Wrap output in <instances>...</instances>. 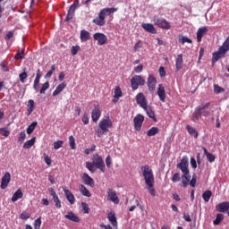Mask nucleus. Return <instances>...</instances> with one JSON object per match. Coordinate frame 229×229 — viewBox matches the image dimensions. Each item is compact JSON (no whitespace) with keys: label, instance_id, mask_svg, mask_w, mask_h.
Returning a JSON list of instances; mask_svg holds the SVG:
<instances>
[{"label":"nucleus","instance_id":"obj_51","mask_svg":"<svg viewBox=\"0 0 229 229\" xmlns=\"http://www.w3.org/2000/svg\"><path fill=\"white\" fill-rule=\"evenodd\" d=\"M19 78H20V81H21V83H24V81H26V79L28 78V72H23L20 73Z\"/></svg>","mask_w":229,"mask_h":229},{"label":"nucleus","instance_id":"obj_61","mask_svg":"<svg viewBox=\"0 0 229 229\" xmlns=\"http://www.w3.org/2000/svg\"><path fill=\"white\" fill-rule=\"evenodd\" d=\"M83 124H89V114L84 113L82 116Z\"/></svg>","mask_w":229,"mask_h":229},{"label":"nucleus","instance_id":"obj_10","mask_svg":"<svg viewBox=\"0 0 229 229\" xmlns=\"http://www.w3.org/2000/svg\"><path fill=\"white\" fill-rule=\"evenodd\" d=\"M94 40L98 42V46H105L108 42L106 35L101 32H97L93 35Z\"/></svg>","mask_w":229,"mask_h":229},{"label":"nucleus","instance_id":"obj_57","mask_svg":"<svg viewBox=\"0 0 229 229\" xmlns=\"http://www.w3.org/2000/svg\"><path fill=\"white\" fill-rule=\"evenodd\" d=\"M143 70H144V65L140 64L134 68V72H136L137 74H140V72H142Z\"/></svg>","mask_w":229,"mask_h":229},{"label":"nucleus","instance_id":"obj_53","mask_svg":"<svg viewBox=\"0 0 229 229\" xmlns=\"http://www.w3.org/2000/svg\"><path fill=\"white\" fill-rule=\"evenodd\" d=\"M82 210H84V214H89L90 212V208H89V204L86 202H81Z\"/></svg>","mask_w":229,"mask_h":229},{"label":"nucleus","instance_id":"obj_27","mask_svg":"<svg viewBox=\"0 0 229 229\" xmlns=\"http://www.w3.org/2000/svg\"><path fill=\"white\" fill-rule=\"evenodd\" d=\"M107 219L111 223L112 226H114V228H117V217L115 216V213H108Z\"/></svg>","mask_w":229,"mask_h":229},{"label":"nucleus","instance_id":"obj_13","mask_svg":"<svg viewBox=\"0 0 229 229\" xmlns=\"http://www.w3.org/2000/svg\"><path fill=\"white\" fill-rule=\"evenodd\" d=\"M147 85L148 88L149 92H155V89H157V78L153 75H148L147 79Z\"/></svg>","mask_w":229,"mask_h":229},{"label":"nucleus","instance_id":"obj_17","mask_svg":"<svg viewBox=\"0 0 229 229\" xmlns=\"http://www.w3.org/2000/svg\"><path fill=\"white\" fill-rule=\"evenodd\" d=\"M63 191H64V196H65L67 201H69L70 205H74L76 203V198H74V194H72V192L66 188H64Z\"/></svg>","mask_w":229,"mask_h":229},{"label":"nucleus","instance_id":"obj_21","mask_svg":"<svg viewBox=\"0 0 229 229\" xmlns=\"http://www.w3.org/2000/svg\"><path fill=\"white\" fill-rule=\"evenodd\" d=\"M65 219H68V221H72V223H80L81 219L80 216H78L74 212L69 211L65 216Z\"/></svg>","mask_w":229,"mask_h":229},{"label":"nucleus","instance_id":"obj_22","mask_svg":"<svg viewBox=\"0 0 229 229\" xmlns=\"http://www.w3.org/2000/svg\"><path fill=\"white\" fill-rule=\"evenodd\" d=\"M82 180L85 183V185H89V187L93 188L95 185L94 179L89 175V174H83Z\"/></svg>","mask_w":229,"mask_h":229},{"label":"nucleus","instance_id":"obj_63","mask_svg":"<svg viewBox=\"0 0 229 229\" xmlns=\"http://www.w3.org/2000/svg\"><path fill=\"white\" fill-rule=\"evenodd\" d=\"M159 76H161V78H165V68H164V66L159 68Z\"/></svg>","mask_w":229,"mask_h":229},{"label":"nucleus","instance_id":"obj_25","mask_svg":"<svg viewBox=\"0 0 229 229\" xmlns=\"http://www.w3.org/2000/svg\"><path fill=\"white\" fill-rule=\"evenodd\" d=\"M143 110H145L147 115L155 121L157 123V116H155V111H153V107L150 106H147L146 107H143Z\"/></svg>","mask_w":229,"mask_h":229},{"label":"nucleus","instance_id":"obj_5","mask_svg":"<svg viewBox=\"0 0 229 229\" xmlns=\"http://www.w3.org/2000/svg\"><path fill=\"white\" fill-rule=\"evenodd\" d=\"M99 129L96 131V133L98 137L101 138L105 133H107V131L114 126V123H112V120L110 119H102L98 123Z\"/></svg>","mask_w":229,"mask_h":229},{"label":"nucleus","instance_id":"obj_12","mask_svg":"<svg viewBox=\"0 0 229 229\" xmlns=\"http://www.w3.org/2000/svg\"><path fill=\"white\" fill-rule=\"evenodd\" d=\"M134 130L136 131H140L142 128V123H144V115L139 114L134 117Z\"/></svg>","mask_w":229,"mask_h":229},{"label":"nucleus","instance_id":"obj_40","mask_svg":"<svg viewBox=\"0 0 229 229\" xmlns=\"http://www.w3.org/2000/svg\"><path fill=\"white\" fill-rule=\"evenodd\" d=\"M0 67L4 72H8V61H3L0 63Z\"/></svg>","mask_w":229,"mask_h":229},{"label":"nucleus","instance_id":"obj_6","mask_svg":"<svg viewBox=\"0 0 229 229\" xmlns=\"http://www.w3.org/2000/svg\"><path fill=\"white\" fill-rule=\"evenodd\" d=\"M146 85V80L141 75H134L131 79V87L132 90H137L139 87H144Z\"/></svg>","mask_w":229,"mask_h":229},{"label":"nucleus","instance_id":"obj_38","mask_svg":"<svg viewBox=\"0 0 229 229\" xmlns=\"http://www.w3.org/2000/svg\"><path fill=\"white\" fill-rule=\"evenodd\" d=\"M37 124H38V122H33L27 128V133L28 135H31L32 131H35V128H37Z\"/></svg>","mask_w":229,"mask_h":229},{"label":"nucleus","instance_id":"obj_16","mask_svg":"<svg viewBox=\"0 0 229 229\" xmlns=\"http://www.w3.org/2000/svg\"><path fill=\"white\" fill-rule=\"evenodd\" d=\"M12 180V175L10 174V172H6L4 175L2 177V182H1V189L4 191L6 187H8V184L10 183Z\"/></svg>","mask_w":229,"mask_h":229},{"label":"nucleus","instance_id":"obj_44","mask_svg":"<svg viewBox=\"0 0 229 229\" xmlns=\"http://www.w3.org/2000/svg\"><path fill=\"white\" fill-rule=\"evenodd\" d=\"M214 92H215V94H222L223 92H225V89L222 87H220L219 85L215 84L214 85Z\"/></svg>","mask_w":229,"mask_h":229},{"label":"nucleus","instance_id":"obj_30","mask_svg":"<svg viewBox=\"0 0 229 229\" xmlns=\"http://www.w3.org/2000/svg\"><path fill=\"white\" fill-rule=\"evenodd\" d=\"M33 110H35V101L33 99H30L27 105V115L33 114Z\"/></svg>","mask_w":229,"mask_h":229},{"label":"nucleus","instance_id":"obj_35","mask_svg":"<svg viewBox=\"0 0 229 229\" xmlns=\"http://www.w3.org/2000/svg\"><path fill=\"white\" fill-rule=\"evenodd\" d=\"M37 140L36 137H33L31 140H27L24 144H23V148L25 149H30V148L35 144V141Z\"/></svg>","mask_w":229,"mask_h":229},{"label":"nucleus","instance_id":"obj_26","mask_svg":"<svg viewBox=\"0 0 229 229\" xmlns=\"http://www.w3.org/2000/svg\"><path fill=\"white\" fill-rule=\"evenodd\" d=\"M182 65H183V55L182 54H179L175 61L176 72H178V71H181Z\"/></svg>","mask_w":229,"mask_h":229},{"label":"nucleus","instance_id":"obj_28","mask_svg":"<svg viewBox=\"0 0 229 229\" xmlns=\"http://www.w3.org/2000/svg\"><path fill=\"white\" fill-rule=\"evenodd\" d=\"M24 193H22V190L18 189L12 197L13 203L18 201V199H22Z\"/></svg>","mask_w":229,"mask_h":229},{"label":"nucleus","instance_id":"obj_45","mask_svg":"<svg viewBox=\"0 0 229 229\" xmlns=\"http://www.w3.org/2000/svg\"><path fill=\"white\" fill-rule=\"evenodd\" d=\"M24 59V50H19L14 56V60Z\"/></svg>","mask_w":229,"mask_h":229},{"label":"nucleus","instance_id":"obj_1","mask_svg":"<svg viewBox=\"0 0 229 229\" xmlns=\"http://www.w3.org/2000/svg\"><path fill=\"white\" fill-rule=\"evenodd\" d=\"M141 172L148 191H149L151 196L155 198V196H157V192L155 191V175L153 174V170L151 169V167H149V165H146L141 166Z\"/></svg>","mask_w":229,"mask_h":229},{"label":"nucleus","instance_id":"obj_8","mask_svg":"<svg viewBox=\"0 0 229 229\" xmlns=\"http://www.w3.org/2000/svg\"><path fill=\"white\" fill-rule=\"evenodd\" d=\"M226 48L224 47V45H222L217 52L213 53V57H212V63L216 64V62H218L220 58H224L225 55L228 53L229 50H225Z\"/></svg>","mask_w":229,"mask_h":229},{"label":"nucleus","instance_id":"obj_2","mask_svg":"<svg viewBox=\"0 0 229 229\" xmlns=\"http://www.w3.org/2000/svg\"><path fill=\"white\" fill-rule=\"evenodd\" d=\"M97 169H99L101 173H105V161H103V157L99 156V154H94L92 157V162H86V169L92 173H96Z\"/></svg>","mask_w":229,"mask_h":229},{"label":"nucleus","instance_id":"obj_33","mask_svg":"<svg viewBox=\"0 0 229 229\" xmlns=\"http://www.w3.org/2000/svg\"><path fill=\"white\" fill-rule=\"evenodd\" d=\"M79 189H80V192H81V194H82V196H86V198H90V196H91L90 191H89V190L87 189V187H85V185L81 184Z\"/></svg>","mask_w":229,"mask_h":229},{"label":"nucleus","instance_id":"obj_58","mask_svg":"<svg viewBox=\"0 0 229 229\" xmlns=\"http://www.w3.org/2000/svg\"><path fill=\"white\" fill-rule=\"evenodd\" d=\"M206 157H207L208 162H210V164H212V162H216V156H214V154L209 153Z\"/></svg>","mask_w":229,"mask_h":229},{"label":"nucleus","instance_id":"obj_42","mask_svg":"<svg viewBox=\"0 0 229 229\" xmlns=\"http://www.w3.org/2000/svg\"><path fill=\"white\" fill-rule=\"evenodd\" d=\"M69 144L72 149H76V140L74 139V136L69 137Z\"/></svg>","mask_w":229,"mask_h":229},{"label":"nucleus","instance_id":"obj_56","mask_svg":"<svg viewBox=\"0 0 229 229\" xmlns=\"http://www.w3.org/2000/svg\"><path fill=\"white\" fill-rule=\"evenodd\" d=\"M78 51H80V46L72 47V56H76V55H78Z\"/></svg>","mask_w":229,"mask_h":229},{"label":"nucleus","instance_id":"obj_34","mask_svg":"<svg viewBox=\"0 0 229 229\" xmlns=\"http://www.w3.org/2000/svg\"><path fill=\"white\" fill-rule=\"evenodd\" d=\"M202 198L205 203H208V201H210V198H212V191L210 190L204 191L202 193Z\"/></svg>","mask_w":229,"mask_h":229},{"label":"nucleus","instance_id":"obj_50","mask_svg":"<svg viewBox=\"0 0 229 229\" xmlns=\"http://www.w3.org/2000/svg\"><path fill=\"white\" fill-rule=\"evenodd\" d=\"M41 225H42V218L39 217V218L35 220V222H34V228L35 229H40Z\"/></svg>","mask_w":229,"mask_h":229},{"label":"nucleus","instance_id":"obj_48","mask_svg":"<svg viewBox=\"0 0 229 229\" xmlns=\"http://www.w3.org/2000/svg\"><path fill=\"white\" fill-rule=\"evenodd\" d=\"M26 140V131H23L20 133V137L18 138V142L22 144Z\"/></svg>","mask_w":229,"mask_h":229},{"label":"nucleus","instance_id":"obj_29","mask_svg":"<svg viewBox=\"0 0 229 229\" xmlns=\"http://www.w3.org/2000/svg\"><path fill=\"white\" fill-rule=\"evenodd\" d=\"M81 42H88V40H90V32L85 30H81Z\"/></svg>","mask_w":229,"mask_h":229},{"label":"nucleus","instance_id":"obj_9","mask_svg":"<svg viewBox=\"0 0 229 229\" xmlns=\"http://www.w3.org/2000/svg\"><path fill=\"white\" fill-rule=\"evenodd\" d=\"M154 24L162 30H171V24L162 18H154Z\"/></svg>","mask_w":229,"mask_h":229},{"label":"nucleus","instance_id":"obj_11","mask_svg":"<svg viewBox=\"0 0 229 229\" xmlns=\"http://www.w3.org/2000/svg\"><path fill=\"white\" fill-rule=\"evenodd\" d=\"M177 168L181 169L183 174H189V160L187 157H182L181 162L177 164Z\"/></svg>","mask_w":229,"mask_h":229},{"label":"nucleus","instance_id":"obj_14","mask_svg":"<svg viewBox=\"0 0 229 229\" xmlns=\"http://www.w3.org/2000/svg\"><path fill=\"white\" fill-rule=\"evenodd\" d=\"M136 103L140 108H146L148 106V101L144 93H138L136 96Z\"/></svg>","mask_w":229,"mask_h":229},{"label":"nucleus","instance_id":"obj_43","mask_svg":"<svg viewBox=\"0 0 229 229\" xmlns=\"http://www.w3.org/2000/svg\"><path fill=\"white\" fill-rule=\"evenodd\" d=\"M49 89V81L45 82L39 89L40 94H46V90Z\"/></svg>","mask_w":229,"mask_h":229},{"label":"nucleus","instance_id":"obj_32","mask_svg":"<svg viewBox=\"0 0 229 229\" xmlns=\"http://www.w3.org/2000/svg\"><path fill=\"white\" fill-rule=\"evenodd\" d=\"M65 87H67V84H65V82H62L61 84H59L56 89L54 90L53 92V96H58V94H60V92H63L64 89H65Z\"/></svg>","mask_w":229,"mask_h":229},{"label":"nucleus","instance_id":"obj_59","mask_svg":"<svg viewBox=\"0 0 229 229\" xmlns=\"http://www.w3.org/2000/svg\"><path fill=\"white\" fill-rule=\"evenodd\" d=\"M53 199L55 203V207L57 208H62V202L60 201V199L58 197H55Z\"/></svg>","mask_w":229,"mask_h":229},{"label":"nucleus","instance_id":"obj_60","mask_svg":"<svg viewBox=\"0 0 229 229\" xmlns=\"http://www.w3.org/2000/svg\"><path fill=\"white\" fill-rule=\"evenodd\" d=\"M140 47H142V42L139 40L135 45H134V51L139 52Z\"/></svg>","mask_w":229,"mask_h":229},{"label":"nucleus","instance_id":"obj_3","mask_svg":"<svg viewBox=\"0 0 229 229\" xmlns=\"http://www.w3.org/2000/svg\"><path fill=\"white\" fill-rule=\"evenodd\" d=\"M210 102H204L201 103L199 106H198L193 113L192 115V121L193 123H196L197 121H199L201 117H208L210 115Z\"/></svg>","mask_w":229,"mask_h":229},{"label":"nucleus","instance_id":"obj_23","mask_svg":"<svg viewBox=\"0 0 229 229\" xmlns=\"http://www.w3.org/2000/svg\"><path fill=\"white\" fill-rule=\"evenodd\" d=\"M229 202H221L216 206V212H228Z\"/></svg>","mask_w":229,"mask_h":229},{"label":"nucleus","instance_id":"obj_31","mask_svg":"<svg viewBox=\"0 0 229 229\" xmlns=\"http://www.w3.org/2000/svg\"><path fill=\"white\" fill-rule=\"evenodd\" d=\"M190 182H191V175H189V174H184L183 175H182V183L184 189H187V186L189 185Z\"/></svg>","mask_w":229,"mask_h":229},{"label":"nucleus","instance_id":"obj_39","mask_svg":"<svg viewBox=\"0 0 229 229\" xmlns=\"http://www.w3.org/2000/svg\"><path fill=\"white\" fill-rule=\"evenodd\" d=\"M225 219V216L223 214H217L216 219L213 222V225H221V222Z\"/></svg>","mask_w":229,"mask_h":229},{"label":"nucleus","instance_id":"obj_54","mask_svg":"<svg viewBox=\"0 0 229 229\" xmlns=\"http://www.w3.org/2000/svg\"><path fill=\"white\" fill-rule=\"evenodd\" d=\"M30 213L23 212L20 215V219H22L23 221H27V219H30Z\"/></svg>","mask_w":229,"mask_h":229},{"label":"nucleus","instance_id":"obj_47","mask_svg":"<svg viewBox=\"0 0 229 229\" xmlns=\"http://www.w3.org/2000/svg\"><path fill=\"white\" fill-rule=\"evenodd\" d=\"M55 71H56V65L53 64L51 66V70L45 75V78H51V76H53V72H55Z\"/></svg>","mask_w":229,"mask_h":229},{"label":"nucleus","instance_id":"obj_7","mask_svg":"<svg viewBox=\"0 0 229 229\" xmlns=\"http://www.w3.org/2000/svg\"><path fill=\"white\" fill-rule=\"evenodd\" d=\"M80 5V1L75 0L73 4L69 7L67 15L64 19V22H69V21H72L74 18V13H76V9Z\"/></svg>","mask_w":229,"mask_h":229},{"label":"nucleus","instance_id":"obj_62","mask_svg":"<svg viewBox=\"0 0 229 229\" xmlns=\"http://www.w3.org/2000/svg\"><path fill=\"white\" fill-rule=\"evenodd\" d=\"M196 182H197L196 174H193L192 178H191V180L190 182L191 187H196Z\"/></svg>","mask_w":229,"mask_h":229},{"label":"nucleus","instance_id":"obj_64","mask_svg":"<svg viewBox=\"0 0 229 229\" xmlns=\"http://www.w3.org/2000/svg\"><path fill=\"white\" fill-rule=\"evenodd\" d=\"M44 158H45V162H46L47 165H51V157H49V156L44 154Z\"/></svg>","mask_w":229,"mask_h":229},{"label":"nucleus","instance_id":"obj_4","mask_svg":"<svg viewBox=\"0 0 229 229\" xmlns=\"http://www.w3.org/2000/svg\"><path fill=\"white\" fill-rule=\"evenodd\" d=\"M114 12H117V9L114 7L102 9L98 16L93 20V23L96 24V26H105V24H106V21L105 19H106L108 15H112Z\"/></svg>","mask_w":229,"mask_h":229},{"label":"nucleus","instance_id":"obj_19","mask_svg":"<svg viewBox=\"0 0 229 229\" xmlns=\"http://www.w3.org/2000/svg\"><path fill=\"white\" fill-rule=\"evenodd\" d=\"M157 96L162 103H165V87H164V84L158 85Z\"/></svg>","mask_w":229,"mask_h":229},{"label":"nucleus","instance_id":"obj_18","mask_svg":"<svg viewBox=\"0 0 229 229\" xmlns=\"http://www.w3.org/2000/svg\"><path fill=\"white\" fill-rule=\"evenodd\" d=\"M99 117H101V110L99 109V105H98L91 112V119L93 123H98Z\"/></svg>","mask_w":229,"mask_h":229},{"label":"nucleus","instance_id":"obj_49","mask_svg":"<svg viewBox=\"0 0 229 229\" xmlns=\"http://www.w3.org/2000/svg\"><path fill=\"white\" fill-rule=\"evenodd\" d=\"M0 135H3V137H10V131H8L6 128H1Z\"/></svg>","mask_w":229,"mask_h":229},{"label":"nucleus","instance_id":"obj_52","mask_svg":"<svg viewBox=\"0 0 229 229\" xmlns=\"http://www.w3.org/2000/svg\"><path fill=\"white\" fill-rule=\"evenodd\" d=\"M64 146V141L63 140H57L54 142V149H60Z\"/></svg>","mask_w":229,"mask_h":229},{"label":"nucleus","instance_id":"obj_55","mask_svg":"<svg viewBox=\"0 0 229 229\" xmlns=\"http://www.w3.org/2000/svg\"><path fill=\"white\" fill-rule=\"evenodd\" d=\"M181 177H180V174L179 173H175L173 177H172V182L174 183H176L177 182H180Z\"/></svg>","mask_w":229,"mask_h":229},{"label":"nucleus","instance_id":"obj_36","mask_svg":"<svg viewBox=\"0 0 229 229\" xmlns=\"http://www.w3.org/2000/svg\"><path fill=\"white\" fill-rule=\"evenodd\" d=\"M186 130H187L188 133H190L191 135H192L194 137V139H198L199 134H198V131H196V129H194L191 125H187Z\"/></svg>","mask_w":229,"mask_h":229},{"label":"nucleus","instance_id":"obj_46","mask_svg":"<svg viewBox=\"0 0 229 229\" xmlns=\"http://www.w3.org/2000/svg\"><path fill=\"white\" fill-rule=\"evenodd\" d=\"M179 42L180 44H185V42H187L188 44H192V39L187 38V37H182V38H179Z\"/></svg>","mask_w":229,"mask_h":229},{"label":"nucleus","instance_id":"obj_37","mask_svg":"<svg viewBox=\"0 0 229 229\" xmlns=\"http://www.w3.org/2000/svg\"><path fill=\"white\" fill-rule=\"evenodd\" d=\"M159 131L160 130L157 127H152L147 131V135L148 137H155Z\"/></svg>","mask_w":229,"mask_h":229},{"label":"nucleus","instance_id":"obj_24","mask_svg":"<svg viewBox=\"0 0 229 229\" xmlns=\"http://www.w3.org/2000/svg\"><path fill=\"white\" fill-rule=\"evenodd\" d=\"M142 28L145 30V31H148V33H152V35L157 34V29H155V26L151 23H142Z\"/></svg>","mask_w":229,"mask_h":229},{"label":"nucleus","instance_id":"obj_20","mask_svg":"<svg viewBox=\"0 0 229 229\" xmlns=\"http://www.w3.org/2000/svg\"><path fill=\"white\" fill-rule=\"evenodd\" d=\"M208 33V28L201 27L197 31V42H201L203 37Z\"/></svg>","mask_w":229,"mask_h":229},{"label":"nucleus","instance_id":"obj_15","mask_svg":"<svg viewBox=\"0 0 229 229\" xmlns=\"http://www.w3.org/2000/svg\"><path fill=\"white\" fill-rule=\"evenodd\" d=\"M107 199L108 201H112L115 205L119 204V197H117V193H115V191H114V189L107 190Z\"/></svg>","mask_w":229,"mask_h":229},{"label":"nucleus","instance_id":"obj_41","mask_svg":"<svg viewBox=\"0 0 229 229\" xmlns=\"http://www.w3.org/2000/svg\"><path fill=\"white\" fill-rule=\"evenodd\" d=\"M114 98H123V90H121V87L116 86L114 89Z\"/></svg>","mask_w":229,"mask_h":229}]
</instances>
